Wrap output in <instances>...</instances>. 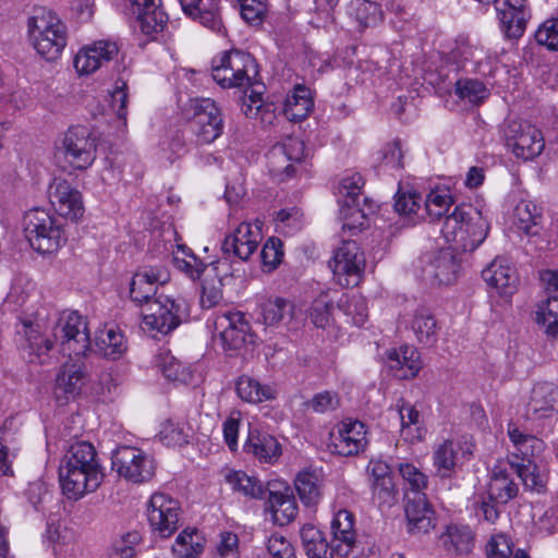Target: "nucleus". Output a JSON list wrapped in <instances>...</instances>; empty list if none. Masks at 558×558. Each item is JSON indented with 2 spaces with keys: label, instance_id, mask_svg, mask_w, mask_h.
Segmentation results:
<instances>
[{
  "label": "nucleus",
  "instance_id": "nucleus-1",
  "mask_svg": "<svg viewBox=\"0 0 558 558\" xmlns=\"http://www.w3.org/2000/svg\"><path fill=\"white\" fill-rule=\"evenodd\" d=\"M104 478L102 468L94 446L87 441L70 446L59 466L62 493L73 500L95 492Z\"/></svg>",
  "mask_w": 558,
  "mask_h": 558
},
{
  "label": "nucleus",
  "instance_id": "nucleus-2",
  "mask_svg": "<svg viewBox=\"0 0 558 558\" xmlns=\"http://www.w3.org/2000/svg\"><path fill=\"white\" fill-rule=\"evenodd\" d=\"M488 229L487 220L477 208L462 204L445 217L441 233L453 251L473 252L484 242Z\"/></svg>",
  "mask_w": 558,
  "mask_h": 558
},
{
  "label": "nucleus",
  "instance_id": "nucleus-3",
  "mask_svg": "<svg viewBox=\"0 0 558 558\" xmlns=\"http://www.w3.org/2000/svg\"><path fill=\"white\" fill-rule=\"evenodd\" d=\"M28 33L36 51L46 60L60 57L66 46L68 31L65 24L51 10L39 7L27 21Z\"/></svg>",
  "mask_w": 558,
  "mask_h": 558
},
{
  "label": "nucleus",
  "instance_id": "nucleus-4",
  "mask_svg": "<svg viewBox=\"0 0 558 558\" xmlns=\"http://www.w3.org/2000/svg\"><path fill=\"white\" fill-rule=\"evenodd\" d=\"M258 65L254 57L231 49L211 62V77L222 88H246L255 84Z\"/></svg>",
  "mask_w": 558,
  "mask_h": 558
},
{
  "label": "nucleus",
  "instance_id": "nucleus-5",
  "mask_svg": "<svg viewBox=\"0 0 558 558\" xmlns=\"http://www.w3.org/2000/svg\"><path fill=\"white\" fill-rule=\"evenodd\" d=\"M187 129L195 145H208L219 138L225 130L222 112L211 98H191L184 109Z\"/></svg>",
  "mask_w": 558,
  "mask_h": 558
},
{
  "label": "nucleus",
  "instance_id": "nucleus-6",
  "mask_svg": "<svg viewBox=\"0 0 558 558\" xmlns=\"http://www.w3.org/2000/svg\"><path fill=\"white\" fill-rule=\"evenodd\" d=\"M24 232L31 246L41 254L57 252L65 242L63 230L57 219L44 208H33L25 213Z\"/></svg>",
  "mask_w": 558,
  "mask_h": 558
},
{
  "label": "nucleus",
  "instance_id": "nucleus-7",
  "mask_svg": "<svg viewBox=\"0 0 558 558\" xmlns=\"http://www.w3.org/2000/svg\"><path fill=\"white\" fill-rule=\"evenodd\" d=\"M506 147L523 160L539 156L545 147L542 132L529 121L507 118L500 125Z\"/></svg>",
  "mask_w": 558,
  "mask_h": 558
},
{
  "label": "nucleus",
  "instance_id": "nucleus-8",
  "mask_svg": "<svg viewBox=\"0 0 558 558\" xmlns=\"http://www.w3.org/2000/svg\"><path fill=\"white\" fill-rule=\"evenodd\" d=\"M111 468L128 482L142 484L150 481L156 471L154 458L137 447H118L111 456Z\"/></svg>",
  "mask_w": 558,
  "mask_h": 558
},
{
  "label": "nucleus",
  "instance_id": "nucleus-9",
  "mask_svg": "<svg viewBox=\"0 0 558 558\" xmlns=\"http://www.w3.org/2000/svg\"><path fill=\"white\" fill-rule=\"evenodd\" d=\"M187 316L189 305L184 299L159 295L143 311V323L148 329L167 335Z\"/></svg>",
  "mask_w": 558,
  "mask_h": 558
},
{
  "label": "nucleus",
  "instance_id": "nucleus-10",
  "mask_svg": "<svg viewBox=\"0 0 558 558\" xmlns=\"http://www.w3.org/2000/svg\"><path fill=\"white\" fill-rule=\"evenodd\" d=\"M60 149L72 168L86 170L97 157V138L87 126H71L63 135Z\"/></svg>",
  "mask_w": 558,
  "mask_h": 558
},
{
  "label": "nucleus",
  "instance_id": "nucleus-11",
  "mask_svg": "<svg viewBox=\"0 0 558 558\" xmlns=\"http://www.w3.org/2000/svg\"><path fill=\"white\" fill-rule=\"evenodd\" d=\"M460 264L452 248L427 252L417 262L416 270L430 286L451 284L457 280Z\"/></svg>",
  "mask_w": 558,
  "mask_h": 558
},
{
  "label": "nucleus",
  "instance_id": "nucleus-12",
  "mask_svg": "<svg viewBox=\"0 0 558 558\" xmlns=\"http://www.w3.org/2000/svg\"><path fill=\"white\" fill-rule=\"evenodd\" d=\"M53 338L60 343L63 354L82 356L90 348L87 323L76 312L62 315L54 328Z\"/></svg>",
  "mask_w": 558,
  "mask_h": 558
},
{
  "label": "nucleus",
  "instance_id": "nucleus-13",
  "mask_svg": "<svg viewBox=\"0 0 558 558\" xmlns=\"http://www.w3.org/2000/svg\"><path fill=\"white\" fill-rule=\"evenodd\" d=\"M337 282L344 288L357 286L365 269V258L355 241H343L330 263Z\"/></svg>",
  "mask_w": 558,
  "mask_h": 558
},
{
  "label": "nucleus",
  "instance_id": "nucleus-14",
  "mask_svg": "<svg viewBox=\"0 0 558 558\" xmlns=\"http://www.w3.org/2000/svg\"><path fill=\"white\" fill-rule=\"evenodd\" d=\"M181 512L180 502L163 493L153 494L147 507L149 525L161 537H169L178 530Z\"/></svg>",
  "mask_w": 558,
  "mask_h": 558
},
{
  "label": "nucleus",
  "instance_id": "nucleus-15",
  "mask_svg": "<svg viewBox=\"0 0 558 558\" xmlns=\"http://www.w3.org/2000/svg\"><path fill=\"white\" fill-rule=\"evenodd\" d=\"M404 514L411 535L428 534L436 527V511L424 492L405 493Z\"/></svg>",
  "mask_w": 558,
  "mask_h": 558
},
{
  "label": "nucleus",
  "instance_id": "nucleus-16",
  "mask_svg": "<svg viewBox=\"0 0 558 558\" xmlns=\"http://www.w3.org/2000/svg\"><path fill=\"white\" fill-rule=\"evenodd\" d=\"M364 184L360 174L343 178L340 182L339 193L343 196L340 206V215L343 228L349 230L362 229L368 213L360 206L361 190Z\"/></svg>",
  "mask_w": 558,
  "mask_h": 558
},
{
  "label": "nucleus",
  "instance_id": "nucleus-17",
  "mask_svg": "<svg viewBox=\"0 0 558 558\" xmlns=\"http://www.w3.org/2000/svg\"><path fill=\"white\" fill-rule=\"evenodd\" d=\"M215 328L219 331L220 339L226 350L236 351L246 343L254 341L251 327L244 315L240 312H227L217 316Z\"/></svg>",
  "mask_w": 558,
  "mask_h": 558
},
{
  "label": "nucleus",
  "instance_id": "nucleus-18",
  "mask_svg": "<svg viewBox=\"0 0 558 558\" xmlns=\"http://www.w3.org/2000/svg\"><path fill=\"white\" fill-rule=\"evenodd\" d=\"M367 445L366 428L360 421L347 420L338 425L337 433H331V451L341 457L359 454Z\"/></svg>",
  "mask_w": 558,
  "mask_h": 558
},
{
  "label": "nucleus",
  "instance_id": "nucleus-19",
  "mask_svg": "<svg viewBox=\"0 0 558 558\" xmlns=\"http://www.w3.org/2000/svg\"><path fill=\"white\" fill-rule=\"evenodd\" d=\"M130 2L135 27L145 36L154 39L165 29L168 14L162 8L161 0H130Z\"/></svg>",
  "mask_w": 558,
  "mask_h": 558
},
{
  "label": "nucleus",
  "instance_id": "nucleus-20",
  "mask_svg": "<svg viewBox=\"0 0 558 558\" xmlns=\"http://www.w3.org/2000/svg\"><path fill=\"white\" fill-rule=\"evenodd\" d=\"M50 204L62 217L78 220L84 214L82 194L63 179H54L48 187Z\"/></svg>",
  "mask_w": 558,
  "mask_h": 558
},
{
  "label": "nucleus",
  "instance_id": "nucleus-21",
  "mask_svg": "<svg viewBox=\"0 0 558 558\" xmlns=\"http://www.w3.org/2000/svg\"><path fill=\"white\" fill-rule=\"evenodd\" d=\"M305 157V144L298 137H288L275 145L268 154L270 172L275 175L286 174L290 178L295 168L292 162H301Z\"/></svg>",
  "mask_w": 558,
  "mask_h": 558
},
{
  "label": "nucleus",
  "instance_id": "nucleus-22",
  "mask_svg": "<svg viewBox=\"0 0 558 558\" xmlns=\"http://www.w3.org/2000/svg\"><path fill=\"white\" fill-rule=\"evenodd\" d=\"M17 333L21 336L20 349L24 359L28 363L44 364L53 348V342L44 336L41 325L32 320H23L22 329L17 330Z\"/></svg>",
  "mask_w": 558,
  "mask_h": 558
},
{
  "label": "nucleus",
  "instance_id": "nucleus-23",
  "mask_svg": "<svg viewBox=\"0 0 558 558\" xmlns=\"http://www.w3.org/2000/svg\"><path fill=\"white\" fill-rule=\"evenodd\" d=\"M169 277V272L163 267H149L137 271L130 284L131 300L138 305L145 304L148 307L155 299L158 286L167 283Z\"/></svg>",
  "mask_w": 558,
  "mask_h": 558
},
{
  "label": "nucleus",
  "instance_id": "nucleus-24",
  "mask_svg": "<svg viewBox=\"0 0 558 558\" xmlns=\"http://www.w3.org/2000/svg\"><path fill=\"white\" fill-rule=\"evenodd\" d=\"M260 240L257 230L246 222L240 223L235 230L227 234L221 243V252L226 258L236 257L247 260L256 251Z\"/></svg>",
  "mask_w": 558,
  "mask_h": 558
},
{
  "label": "nucleus",
  "instance_id": "nucleus-25",
  "mask_svg": "<svg viewBox=\"0 0 558 558\" xmlns=\"http://www.w3.org/2000/svg\"><path fill=\"white\" fill-rule=\"evenodd\" d=\"M119 52L116 43L99 40L82 48L74 58V68L81 75H89L110 62Z\"/></svg>",
  "mask_w": 558,
  "mask_h": 558
},
{
  "label": "nucleus",
  "instance_id": "nucleus-26",
  "mask_svg": "<svg viewBox=\"0 0 558 558\" xmlns=\"http://www.w3.org/2000/svg\"><path fill=\"white\" fill-rule=\"evenodd\" d=\"M330 530L332 550L337 556L344 558L353 554L357 547L353 513L345 509L339 510L331 521Z\"/></svg>",
  "mask_w": 558,
  "mask_h": 558
},
{
  "label": "nucleus",
  "instance_id": "nucleus-27",
  "mask_svg": "<svg viewBox=\"0 0 558 558\" xmlns=\"http://www.w3.org/2000/svg\"><path fill=\"white\" fill-rule=\"evenodd\" d=\"M86 378L85 365L81 361L65 362L57 374L54 396L58 401L75 399L82 391Z\"/></svg>",
  "mask_w": 558,
  "mask_h": 558
},
{
  "label": "nucleus",
  "instance_id": "nucleus-28",
  "mask_svg": "<svg viewBox=\"0 0 558 558\" xmlns=\"http://www.w3.org/2000/svg\"><path fill=\"white\" fill-rule=\"evenodd\" d=\"M183 12L204 27L222 34L225 26L219 0H179Z\"/></svg>",
  "mask_w": 558,
  "mask_h": 558
},
{
  "label": "nucleus",
  "instance_id": "nucleus-29",
  "mask_svg": "<svg viewBox=\"0 0 558 558\" xmlns=\"http://www.w3.org/2000/svg\"><path fill=\"white\" fill-rule=\"evenodd\" d=\"M483 279L502 296H510L517 290L515 269L502 258L494 259L483 271Z\"/></svg>",
  "mask_w": 558,
  "mask_h": 558
},
{
  "label": "nucleus",
  "instance_id": "nucleus-30",
  "mask_svg": "<svg viewBox=\"0 0 558 558\" xmlns=\"http://www.w3.org/2000/svg\"><path fill=\"white\" fill-rule=\"evenodd\" d=\"M410 329L417 343L425 348H433L438 342L440 326L432 310L426 306L415 308Z\"/></svg>",
  "mask_w": 558,
  "mask_h": 558
},
{
  "label": "nucleus",
  "instance_id": "nucleus-31",
  "mask_svg": "<svg viewBox=\"0 0 558 558\" xmlns=\"http://www.w3.org/2000/svg\"><path fill=\"white\" fill-rule=\"evenodd\" d=\"M527 411L537 417H551L558 414V386L548 381L535 384L531 391Z\"/></svg>",
  "mask_w": 558,
  "mask_h": 558
},
{
  "label": "nucleus",
  "instance_id": "nucleus-32",
  "mask_svg": "<svg viewBox=\"0 0 558 558\" xmlns=\"http://www.w3.org/2000/svg\"><path fill=\"white\" fill-rule=\"evenodd\" d=\"M244 450L253 454L262 463H275L281 456V446L270 434L251 429Z\"/></svg>",
  "mask_w": 558,
  "mask_h": 558
},
{
  "label": "nucleus",
  "instance_id": "nucleus-33",
  "mask_svg": "<svg viewBox=\"0 0 558 558\" xmlns=\"http://www.w3.org/2000/svg\"><path fill=\"white\" fill-rule=\"evenodd\" d=\"M519 494V486L511 477L507 465L499 462L490 471L488 495L501 505L508 504Z\"/></svg>",
  "mask_w": 558,
  "mask_h": 558
},
{
  "label": "nucleus",
  "instance_id": "nucleus-34",
  "mask_svg": "<svg viewBox=\"0 0 558 558\" xmlns=\"http://www.w3.org/2000/svg\"><path fill=\"white\" fill-rule=\"evenodd\" d=\"M387 356L389 367L397 371L396 376L402 379L415 377L422 367L418 352L413 347L405 345L399 351L391 350Z\"/></svg>",
  "mask_w": 558,
  "mask_h": 558
},
{
  "label": "nucleus",
  "instance_id": "nucleus-35",
  "mask_svg": "<svg viewBox=\"0 0 558 558\" xmlns=\"http://www.w3.org/2000/svg\"><path fill=\"white\" fill-rule=\"evenodd\" d=\"M314 107L310 88L295 85L293 92L287 96L283 107L284 116L290 121H301L308 117Z\"/></svg>",
  "mask_w": 558,
  "mask_h": 558
},
{
  "label": "nucleus",
  "instance_id": "nucleus-36",
  "mask_svg": "<svg viewBox=\"0 0 558 558\" xmlns=\"http://www.w3.org/2000/svg\"><path fill=\"white\" fill-rule=\"evenodd\" d=\"M509 469L518 475L525 489L538 494L545 492L547 475L534 460H527V462L509 460Z\"/></svg>",
  "mask_w": 558,
  "mask_h": 558
},
{
  "label": "nucleus",
  "instance_id": "nucleus-37",
  "mask_svg": "<svg viewBox=\"0 0 558 558\" xmlns=\"http://www.w3.org/2000/svg\"><path fill=\"white\" fill-rule=\"evenodd\" d=\"M301 539L308 558H333L332 542L328 543L323 533L314 525L306 524L301 529Z\"/></svg>",
  "mask_w": 558,
  "mask_h": 558
},
{
  "label": "nucleus",
  "instance_id": "nucleus-38",
  "mask_svg": "<svg viewBox=\"0 0 558 558\" xmlns=\"http://www.w3.org/2000/svg\"><path fill=\"white\" fill-rule=\"evenodd\" d=\"M97 351L107 359L118 360L126 351V341L123 333L114 326L100 330L95 338Z\"/></svg>",
  "mask_w": 558,
  "mask_h": 558
},
{
  "label": "nucleus",
  "instance_id": "nucleus-39",
  "mask_svg": "<svg viewBox=\"0 0 558 558\" xmlns=\"http://www.w3.org/2000/svg\"><path fill=\"white\" fill-rule=\"evenodd\" d=\"M447 551L459 555L469 554L474 545V535L466 525L451 524L440 536Z\"/></svg>",
  "mask_w": 558,
  "mask_h": 558
},
{
  "label": "nucleus",
  "instance_id": "nucleus-40",
  "mask_svg": "<svg viewBox=\"0 0 558 558\" xmlns=\"http://www.w3.org/2000/svg\"><path fill=\"white\" fill-rule=\"evenodd\" d=\"M225 481L232 490L252 499H263L268 493L259 480L248 476L243 471H228Z\"/></svg>",
  "mask_w": 558,
  "mask_h": 558
},
{
  "label": "nucleus",
  "instance_id": "nucleus-41",
  "mask_svg": "<svg viewBox=\"0 0 558 558\" xmlns=\"http://www.w3.org/2000/svg\"><path fill=\"white\" fill-rule=\"evenodd\" d=\"M508 436L515 447L517 452L513 453L515 461L527 462L533 460L535 453L543 449V441L537 437L522 433L514 424L508 425Z\"/></svg>",
  "mask_w": 558,
  "mask_h": 558
},
{
  "label": "nucleus",
  "instance_id": "nucleus-42",
  "mask_svg": "<svg viewBox=\"0 0 558 558\" xmlns=\"http://www.w3.org/2000/svg\"><path fill=\"white\" fill-rule=\"evenodd\" d=\"M235 390L238 396L248 403H259L276 398V390L271 386L262 385L247 375L239 377Z\"/></svg>",
  "mask_w": 558,
  "mask_h": 558
},
{
  "label": "nucleus",
  "instance_id": "nucleus-43",
  "mask_svg": "<svg viewBox=\"0 0 558 558\" xmlns=\"http://www.w3.org/2000/svg\"><path fill=\"white\" fill-rule=\"evenodd\" d=\"M513 221L526 235H536L539 231L542 213L533 202L523 199L514 207Z\"/></svg>",
  "mask_w": 558,
  "mask_h": 558
},
{
  "label": "nucleus",
  "instance_id": "nucleus-44",
  "mask_svg": "<svg viewBox=\"0 0 558 558\" xmlns=\"http://www.w3.org/2000/svg\"><path fill=\"white\" fill-rule=\"evenodd\" d=\"M347 11L356 22L359 31L375 26L381 20L379 5L369 0H351Z\"/></svg>",
  "mask_w": 558,
  "mask_h": 558
},
{
  "label": "nucleus",
  "instance_id": "nucleus-45",
  "mask_svg": "<svg viewBox=\"0 0 558 558\" xmlns=\"http://www.w3.org/2000/svg\"><path fill=\"white\" fill-rule=\"evenodd\" d=\"M300 500L306 507H315L322 498V485L314 472L302 471L294 481Z\"/></svg>",
  "mask_w": 558,
  "mask_h": 558
},
{
  "label": "nucleus",
  "instance_id": "nucleus-46",
  "mask_svg": "<svg viewBox=\"0 0 558 558\" xmlns=\"http://www.w3.org/2000/svg\"><path fill=\"white\" fill-rule=\"evenodd\" d=\"M204 550V538L196 529H185L175 538L172 551L180 558H199Z\"/></svg>",
  "mask_w": 558,
  "mask_h": 558
},
{
  "label": "nucleus",
  "instance_id": "nucleus-47",
  "mask_svg": "<svg viewBox=\"0 0 558 558\" xmlns=\"http://www.w3.org/2000/svg\"><path fill=\"white\" fill-rule=\"evenodd\" d=\"M501 29L508 39H518L525 32L531 17L530 11H513V9H497Z\"/></svg>",
  "mask_w": 558,
  "mask_h": 558
},
{
  "label": "nucleus",
  "instance_id": "nucleus-48",
  "mask_svg": "<svg viewBox=\"0 0 558 558\" xmlns=\"http://www.w3.org/2000/svg\"><path fill=\"white\" fill-rule=\"evenodd\" d=\"M268 506L272 512L274 520L284 525L294 520L298 513V506L294 497L281 493L268 492Z\"/></svg>",
  "mask_w": 558,
  "mask_h": 558
},
{
  "label": "nucleus",
  "instance_id": "nucleus-49",
  "mask_svg": "<svg viewBox=\"0 0 558 558\" xmlns=\"http://www.w3.org/2000/svg\"><path fill=\"white\" fill-rule=\"evenodd\" d=\"M422 196L414 190H405L399 186L395 195V210L400 216L409 217L414 223L416 219L424 218L421 214Z\"/></svg>",
  "mask_w": 558,
  "mask_h": 558
},
{
  "label": "nucleus",
  "instance_id": "nucleus-50",
  "mask_svg": "<svg viewBox=\"0 0 558 558\" xmlns=\"http://www.w3.org/2000/svg\"><path fill=\"white\" fill-rule=\"evenodd\" d=\"M451 195L446 191H432L426 195L424 207H421V214L430 221L439 220L444 217L452 205Z\"/></svg>",
  "mask_w": 558,
  "mask_h": 558
},
{
  "label": "nucleus",
  "instance_id": "nucleus-51",
  "mask_svg": "<svg viewBox=\"0 0 558 558\" xmlns=\"http://www.w3.org/2000/svg\"><path fill=\"white\" fill-rule=\"evenodd\" d=\"M457 450L452 440H445L433 453L434 466L439 477H450L456 466Z\"/></svg>",
  "mask_w": 558,
  "mask_h": 558
},
{
  "label": "nucleus",
  "instance_id": "nucleus-52",
  "mask_svg": "<svg viewBox=\"0 0 558 558\" xmlns=\"http://www.w3.org/2000/svg\"><path fill=\"white\" fill-rule=\"evenodd\" d=\"M294 305L283 298L268 299L260 304L262 317L267 326L278 325L286 315H292Z\"/></svg>",
  "mask_w": 558,
  "mask_h": 558
},
{
  "label": "nucleus",
  "instance_id": "nucleus-53",
  "mask_svg": "<svg viewBox=\"0 0 558 558\" xmlns=\"http://www.w3.org/2000/svg\"><path fill=\"white\" fill-rule=\"evenodd\" d=\"M142 542L137 531H130L114 538L108 551V558H135L136 547Z\"/></svg>",
  "mask_w": 558,
  "mask_h": 558
},
{
  "label": "nucleus",
  "instance_id": "nucleus-54",
  "mask_svg": "<svg viewBox=\"0 0 558 558\" xmlns=\"http://www.w3.org/2000/svg\"><path fill=\"white\" fill-rule=\"evenodd\" d=\"M456 95L472 105H480L489 95L487 87L478 80H458L454 85Z\"/></svg>",
  "mask_w": 558,
  "mask_h": 558
},
{
  "label": "nucleus",
  "instance_id": "nucleus-55",
  "mask_svg": "<svg viewBox=\"0 0 558 558\" xmlns=\"http://www.w3.org/2000/svg\"><path fill=\"white\" fill-rule=\"evenodd\" d=\"M158 366L163 376L171 381L190 384L193 379L191 369L183 365L177 357L170 354L161 355Z\"/></svg>",
  "mask_w": 558,
  "mask_h": 558
},
{
  "label": "nucleus",
  "instance_id": "nucleus-56",
  "mask_svg": "<svg viewBox=\"0 0 558 558\" xmlns=\"http://www.w3.org/2000/svg\"><path fill=\"white\" fill-rule=\"evenodd\" d=\"M536 322L545 328L548 336H558V296L548 298L538 305Z\"/></svg>",
  "mask_w": 558,
  "mask_h": 558
},
{
  "label": "nucleus",
  "instance_id": "nucleus-57",
  "mask_svg": "<svg viewBox=\"0 0 558 558\" xmlns=\"http://www.w3.org/2000/svg\"><path fill=\"white\" fill-rule=\"evenodd\" d=\"M399 416L401 422V435L405 440L413 441L420 439V412L410 404H403L399 409Z\"/></svg>",
  "mask_w": 558,
  "mask_h": 558
},
{
  "label": "nucleus",
  "instance_id": "nucleus-58",
  "mask_svg": "<svg viewBox=\"0 0 558 558\" xmlns=\"http://www.w3.org/2000/svg\"><path fill=\"white\" fill-rule=\"evenodd\" d=\"M338 306L343 308L348 316L352 317V322L356 326H362L367 320L368 311L366 301L361 295L353 294L352 296H347L345 300L340 299Z\"/></svg>",
  "mask_w": 558,
  "mask_h": 558
},
{
  "label": "nucleus",
  "instance_id": "nucleus-59",
  "mask_svg": "<svg viewBox=\"0 0 558 558\" xmlns=\"http://www.w3.org/2000/svg\"><path fill=\"white\" fill-rule=\"evenodd\" d=\"M242 19L252 26L263 24L267 7L263 0H238Z\"/></svg>",
  "mask_w": 558,
  "mask_h": 558
},
{
  "label": "nucleus",
  "instance_id": "nucleus-60",
  "mask_svg": "<svg viewBox=\"0 0 558 558\" xmlns=\"http://www.w3.org/2000/svg\"><path fill=\"white\" fill-rule=\"evenodd\" d=\"M372 495L379 506L391 507L397 501L398 490L392 477L371 483Z\"/></svg>",
  "mask_w": 558,
  "mask_h": 558
},
{
  "label": "nucleus",
  "instance_id": "nucleus-61",
  "mask_svg": "<svg viewBox=\"0 0 558 558\" xmlns=\"http://www.w3.org/2000/svg\"><path fill=\"white\" fill-rule=\"evenodd\" d=\"M332 308L333 303L326 295L315 299L310 310L312 323L318 328H326L330 323Z\"/></svg>",
  "mask_w": 558,
  "mask_h": 558
},
{
  "label": "nucleus",
  "instance_id": "nucleus-62",
  "mask_svg": "<svg viewBox=\"0 0 558 558\" xmlns=\"http://www.w3.org/2000/svg\"><path fill=\"white\" fill-rule=\"evenodd\" d=\"M399 473L410 487L409 493L423 492L428 484V477L411 463H400Z\"/></svg>",
  "mask_w": 558,
  "mask_h": 558
},
{
  "label": "nucleus",
  "instance_id": "nucleus-63",
  "mask_svg": "<svg viewBox=\"0 0 558 558\" xmlns=\"http://www.w3.org/2000/svg\"><path fill=\"white\" fill-rule=\"evenodd\" d=\"M535 40L549 50L558 51V17L546 20L535 32Z\"/></svg>",
  "mask_w": 558,
  "mask_h": 558
},
{
  "label": "nucleus",
  "instance_id": "nucleus-64",
  "mask_svg": "<svg viewBox=\"0 0 558 558\" xmlns=\"http://www.w3.org/2000/svg\"><path fill=\"white\" fill-rule=\"evenodd\" d=\"M260 257L268 270H274L282 260V242L278 238H269L260 252Z\"/></svg>",
  "mask_w": 558,
  "mask_h": 558
}]
</instances>
